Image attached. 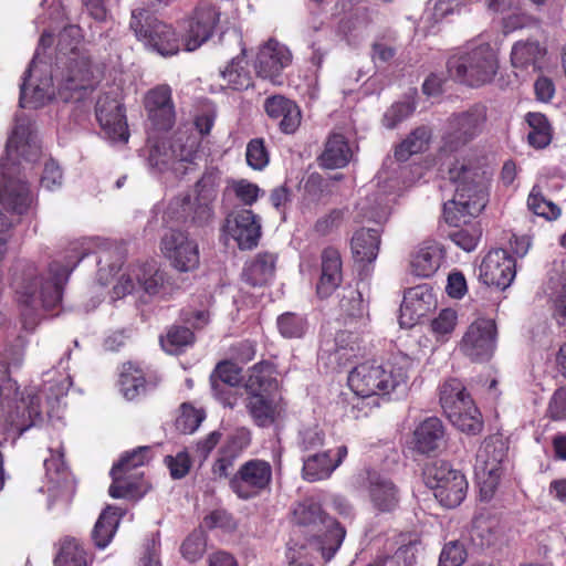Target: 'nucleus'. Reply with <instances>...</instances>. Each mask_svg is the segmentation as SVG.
<instances>
[{
	"label": "nucleus",
	"mask_w": 566,
	"mask_h": 566,
	"mask_svg": "<svg viewBox=\"0 0 566 566\" xmlns=\"http://www.w3.org/2000/svg\"><path fill=\"white\" fill-rule=\"evenodd\" d=\"M264 109L284 134H293L301 124L302 115L298 106L284 96L276 95L266 98Z\"/></svg>",
	"instance_id": "nucleus-31"
},
{
	"label": "nucleus",
	"mask_w": 566,
	"mask_h": 566,
	"mask_svg": "<svg viewBox=\"0 0 566 566\" xmlns=\"http://www.w3.org/2000/svg\"><path fill=\"white\" fill-rule=\"evenodd\" d=\"M507 458V446L500 437H490L478 450L474 474L480 486L481 495L489 499L493 495Z\"/></svg>",
	"instance_id": "nucleus-12"
},
{
	"label": "nucleus",
	"mask_w": 566,
	"mask_h": 566,
	"mask_svg": "<svg viewBox=\"0 0 566 566\" xmlns=\"http://www.w3.org/2000/svg\"><path fill=\"white\" fill-rule=\"evenodd\" d=\"M62 455L60 450H56V457L52 454L50 459L44 461L46 476L54 486L63 485L71 489L70 474L65 468Z\"/></svg>",
	"instance_id": "nucleus-53"
},
{
	"label": "nucleus",
	"mask_w": 566,
	"mask_h": 566,
	"mask_svg": "<svg viewBox=\"0 0 566 566\" xmlns=\"http://www.w3.org/2000/svg\"><path fill=\"white\" fill-rule=\"evenodd\" d=\"M358 350L357 337L352 332L339 331L333 340L322 343L319 357L327 358L329 365L343 367L356 357Z\"/></svg>",
	"instance_id": "nucleus-28"
},
{
	"label": "nucleus",
	"mask_w": 566,
	"mask_h": 566,
	"mask_svg": "<svg viewBox=\"0 0 566 566\" xmlns=\"http://www.w3.org/2000/svg\"><path fill=\"white\" fill-rule=\"evenodd\" d=\"M150 459L149 447H138L125 453L119 461L113 465L111 475L113 483L108 493L114 499H139L146 492L142 472H133L144 465Z\"/></svg>",
	"instance_id": "nucleus-9"
},
{
	"label": "nucleus",
	"mask_w": 566,
	"mask_h": 566,
	"mask_svg": "<svg viewBox=\"0 0 566 566\" xmlns=\"http://www.w3.org/2000/svg\"><path fill=\"white\" fill-rule=\"evenodd\" d=\"M200 138L191 129H178L171 137L154 143L148 155V166L155 172L172 171L185 175L187 164L197 157Z\"/></svg>",
	"instance_id": "nucleus-7"
},
{
	"label": "nucleus",
	"mask_w": 566,
	"mask_h": 566,
	"mask_svg": "<svg viewBox=\"0 0 566 566\" xmlns=\"http://www.w3.org/2000/svg\"><path fill=\"white\" fill-rule=\"evenodd\" d=\"M223 232L232 238L241 250L258 245L262 234L260 217L250 209L234 210L224 220Z\"/></svg>",
	"instance_id": "nucleus-20"
},
{
	"label": "nucleus",
	"mask_w": 566,
	"mask_h": 566,
	"mask_svg": "<svg viewBox=\"0 0 566 566\" xmlns=\"http://www.w3.org/2000/svg\"><path fill=\"white\" fill-rule=\"evenodd\" d=\"M447 69L454 81L479 87L490 83L497 73L499 60L489 43H468L448 60Z\"/></svg>",
	"instance_id": "nucleus-5"
},
{
	"label": "nucleus",
	"mask_w": 566,
	"mask_h": 566,
	"mask_svg": "<svg viewBox=\"0 0 566 566\" xmlns=\"http://www.w3.org/2000/svg\"><path fill=\"white\" fill-rule=\"evenodd\" d=\"M449 178L455 185V193L443 205L446 222L453 227L467 224L485 207L486 169L483 157L473 154L454 158L449 166Z\"/></svg>",
	"instance_id": "nucleus-3"
},
{
	"label": "nucleus",
	"mask_w": 566,
	"mask_h": 566,
	"mask_svg": "<svg viewBox=\"0 0 566 566\" xmlns=\"http://www.w3.org/2000/svg\"><path fill=\"white\" fill-rule=\"evenodd\" d=\"M241 381V369L231 361L219 363L210 375V385L213 396L224 406L233 408L237 397L232 388Z\"/></svg>",
	"instance_id": "nucleus-26"
},
{
	"label": "nucleus",
	"mask_w": 566,
	"mask_h": 566,
	"mask_svg": "<svg viewBox=\"0 0 566 566\" xmlns=\"http://www.w3.org/2000/svg\"><path fill=\"white\" fill-rule=\"evenodd\" d=\"M345 211L343 209H333L319 217L314 224V232L325 237L335 232L344 221Z\"/></svg>",
	"instance_id": "nucleus-58"
},
{
	"label": "nucleus",
	"mask_w": 566,
	"mask_h": 566,
	"mask_svg": "<svg viewBox=\"0 0 566 566\" xmlns=\"http://www.w3.org/2000/svg\"><path fill=\"white\" fill-rule=\"evenodd\" d=\"M277 255L272 252H260L248 261L242 271L244 283L253 287H262L270 284L276 271Z\"/></svg>",
	"instance_id": "nucleus-32"
},
{
	"label": "nucleus",
	"mask_w": 566,
	"mask_h": 566,
	"mask_svg": "<svg viewBox=\"0 0 566 566\" xmlns=\"http://www.w3.org/2000/svg\"><path fill=\"white\" fill-rule=\"evenodd\" d=\"M467 557L465 549L459 542H450L444 545L438 566H461Z\"/></svg>",
	"instance_id": "nucleus-62"
},
{
	"label": "nucleus",
	"mask_w": 566,
	"mask_h": 566,
	"mask_svg": "<svg viewBox=\"0 0 566 566\" xmlns=\"http://www.w3.org/2000/svg\"><path fill=\"white\" fill-rule=\"evenodd\" d=\"M353 157V150L346 137L337 132L328 135L324 150L318 157L319 166L327 169L345 167Z\"/></svg>",
	"instance_id": "nucleus-33"
},
{
	"label": "nucleus",
	"mask_w": 566,
	"mask_h": 566,
	"mask_svg": "<svg viewBox=\"0 0 566 566\" xmlns=\"http://www.w3.org/2000/svg\"><path fill=\"white\" fill-rule=\"evenodd\" d=\"M434 306V296L427 285L409 289L400 306V324L412 326L419 318L426 316Z\"/></svg>",
	"instance_id": "nucleus-27"
},
{
	"label": "nucleus",
	"mask_w": 566,
	"mask_h": 566,
	"mask_svg": "<svg viewBox=\"0 0 566 566\" xmlns=\"http://www.w3.org/2000/svg\"><path fill=\"white\" fill-rule=\"evenodd\" d=\"M457 321V312L452 308H444L436 318L432 319L431 329L437 338H442L453 332Z\"/></svg>",
	"instance_id": "nucleus-60"
},
{
	"label": "nucleus",
	"mask_w": 566,
	"mask_h": 566,
	"mask_svg": "<svg viewBox=\"0 0 566 566\" xmlns=\"http://www.w3.org/2000/svg\"><path fill=\"white\" fill-rule=\"evenodd\" d=\"M245 64L243 56H237L220 72L228 87L240 91L251 86L252 78L245 69Z\"/></svg>",
	"instance_id": "nucleus-46"
},
{
	"label": "nucleus",
	"mask_w": 566,
	"mask_h": 566,
	"mask_svg": "<svg viewBox=\"0 0 566 566\" xmlns=\"http://www.w3.org/2000/svg\"><path fill=\"white\" fill-rule=\"evenodd\" d=\"M247 395L279 394V382L269 363H258L249 369L244 382Z\"/></svg>",
	"instance_id": "nucleus-35"
},
{
	"label": "nucleus",
	"mask_w": 566,
	"mask_h": 566,
	"mask_svg": "<svg viewBox=\"0 0 566 566\" xmlns=\"http://www.w3.org/2000/svg\"><path fill=\"white\" fill-rule=\"evenodd\" d=\"M296 523L301 526L312 527L318 534L312 545L322 557L331 560L340 547L346 532L334 518L325 516L321 505L312 499L298 503L293 511Z\"/></svg>",
	"instance_id": "nucleus-8"
},
{
	"label": "nucleus",
	"mask_w": 566,
	"mask_h": 566,
	"mask_svg": "<svg viewBox=\"0 0 566 566\" xmlns=\"http://www.w3.org/2000/svg\"><path fill=\"white\" fill-rule=\"evenodd\" d=\"M219 186V171L210 168L197 181L193 193L174 198L167 207L170 220L190 221L197 226L208 224L214 216L213 202Z\"/></svg>",
	"instance_id": "nucleus-6"
},
{
	"label": "nucleus",
	"mask_w": 566,
	"mask_h": 566,
	"mask_svg": "<svg viewBox=\"0 0 566 566\" xmlns=\"http://www.w3.org/2000/svg\"><path fill=\"white\" fill-rule=\"evenodd\" d=\"M369 496L375 509L380 512H391L399 502L395 484L379 475L370 478Z\"/></svg>",
	"instance_id": "nucleus-37"
},
{
	"label": "nucleus",
	"mask_w": 566,
	"mask_h": 566,
	"mask_svg": "<svg viewBox=\"0 0 566 566\" xmlns=\"http://www.w3.org/2000/svg\"><path fill=\"white\" fill-rule=\"evenodd\" d=\"M233 191L239 200L247 206H252L259 198L261 189L244 179L233 184Z\"/></svg>",
	"instance_id": "nucleus-64"
},
{
	"label": "nucleus",
	"mask_w": 566,
	"mask_h": 566,
	"mask_svg": "<svg viewBox=\"0 0 566 566\" xmlns=\"http://www.w3.org/2000/svg\"><path fill=\"white\" fill-rule=\"evenodd\" d=\"M52 43V34L44 32L39 42L34 56L24 73L20 86V106L39 107L49 102L54 95L53 77L57 86V95L65 102L80 101L84 93L93 90L96 84L97 70L94 67L87 51L72 49L73 55L57 57L54 75L42 76L48 64L42 60V51Z\"/></svg>",
	"instance_id": "nucleus-1"
},
{
	"label": "nucleus",
	"mask_w": 566,
	"mask_h": 566,
	"mask_svg": "<svg viewBox=\"0 0 566 566\" xmlns=\"http://www.w3.org/2000/svg\"><path fill=\"white\" fill-rule=\"evenodd\" d=\"M220 12L210 3L198 4L181 22L186 51H195L208 41L219 21Z\"/></svg>",
	"instance_id": "nucleus-16"
},
{
	"label": "nucleus",
	"mask_w": 566,
	"mask_h": 566,
	"mask_svg": "<svg viewBox=\"0 0 566 566\" xmlns=\"http://www.w3.org/2000/svg\"><path fill=\"white\" fill-rule=\"evenodd\" d=\"M130 28L138 39L163 56L174 55L180 50L175 30L145 10L133 12Z\"/></svg>",
	"instance_id": "nucleus-13"
},
{
	"label": "nucleus",
	"mask_w": 566,
	"mask_h": 566,
	"mask_svg": "<svg viewBox=\"0 0 566 566\" xmlns=\"http://www.w3.org/2000/svg\"><path fill=\"white\" fill-rule=\"evenodd\" d=\"M448 419L455 428L468 434H478L483 428L481 412L473 401L467 402L465 407L448 416Z\"/></svg>",
	"instance_id": "nucleus-43"
},
{
	"label": "nucleus",
	"mask_w": 566,
	"mask_h": 566,
	"mask_svg": "<svg viewBox=\"0 0 566 566\" xmlns=\"http://www.w3.org/2000/svg\"><path fill=\"white\" fill-rule=\"evenodd\" d=\"M444 439L446 430L442 421L437 417H429L415 428L411 444L417 452L430 454L442 447Z\"/></svg>",
	"instance_id": "nucleus-30"
},
{
	"label": "nucleus",
	"mask_w": 566,
	"mask_h": 566,
	"mask_svg": "<svg viewBox=\"0 0 566 566\" xmlns=\"http://www.w3.org/2000/svg\"><path fill=\"white\" fill-rule=\"evenodd\" d=\"M516 274L515 260L504 249L490 251L479 268V277L488 286L505 290Z\"/></svg>",
	"instance_id": "nucleus-21"
},
{
	"label": "nucleus",
	"mask_w": 566,
	"mask_h": 566,
	"mask_svg": "<svg viewBox=\"0 0 566 566\" xmlns=\"http://www.w3.org/2000/svg\"><path fill=\"white\" fill-rule=\"evenodd\" d=\"M347 447L342 444L336 449L317 452L303 460V478L310 482L328 479L347 457Z\"/></svg>",
	"instance_id": "nucleus-24"
},
{
	"label": "nucleus",
	"mask_w": 566,
	"mask_h": 566,
	"mask_svg": "<svg viewBox=\"0 0 566 566\" xmlns=\"http://www.w3.org/2000/svg\"><path fill=\"white\" fill-rule=\"evenodd\" d=\"M87 249L81 241L72 242L64 255V264L53 261L48 276L29 274L17 290L21 306V322L25 331H33L41 319L39 307L51 310L62 300V291L71 272L87 255Z\"/></svg>",
	"instance_id": "nucleus-2"
},
{
	"label": "nucleus",
	"mask_w": 566,
	"mask_h": 566,
	"mask_svg": "<svg viewBox=\"0 0 566 566\" xmlns=\"http://www.w3.org/2000/svg\"><path fill=\"white\" fill-rule=\"evenodd\" d=\"M451 241L467 252L476 248L481 231L475 227L457 229L449 234Z\"/></svg>",
	"instance_id": "nucleus-61"
},
{
	"label": "nucleus",
	"mask_w": 566,
	"mask_h": 566,
	"mask_svg": "<svg viewBox=\"0 0 566 566\" xmlns=\"http://www.w3.org/2000/svg\"><path fill=\"white\" fill-rule=\"evenodd\" d=\"M272 474L270 462L252 459L244 462L230 478L229 485L239 499L250 500L270 489Z\"/></svg>",
	"instance_id": "nucleus-14"
},
{
	"label": "nucleus",
	"mask_w": 566,
	"mask_h": 566,
	"mask_svg": "<svg viewBox=\"0 0 566 566\" xmlns=\"http://www.w3.org/2000/svg\"><path fill=\"white\" fill-rule=\"evenodd\" d=\"M205 419V413L201 410H197L193 407L184 403L181 406V412L176 419V427L184 433H192L200 426Z\"/></svg>",
	"instance_id": "nucleus-57"
},
{
	"label": "nucleus",
	"mask_w": 566,
	"mask_h": 566,
	"mask_svg": "<svg viewBox=\"0 0 566 566\" xmlns=\"http://www.w3.org/2000/svg\"><path fill=\"white\" fill-rule=\"evenodd\" d=\"M412 359L407 355H397L385 365L365 361L356 366L348 375V385L357 397L374 398L388 395L399 388H406L408 371Z\"/></svg>",
	"instance_id": "nucleus-4"
},
{
	"label": "nucleus",
	"mask_w": 566,
	"mask_h": 566,
	"mask_svg": "<svg viewBox=\"0 0 566 566\" xmlns=\"http://www.w3.org/2000/svg\"><path fill=\"white\" fill-rule=\"evenodd\" d=\"M426 484L441 505L452 509L462 503L468 492L464 474L446 461H436L424 470Z\"/></svg>",
	"instance_id": "nucleus-11"
},
{
	"label": "nucleus",
	"mask_w": 566,
	"mask_h": 566,
	"mask_svg": "<svg viewBox=\"0 0 566 566\" xmlns=\"http://www.w3.org/2000/svg\"><path fill=\"white\" fill-rule=\"evenodd\" d=\"M145 108L154 129H170L176 119L170 86L163 84L150 90L145 97Z\"/></svg>",
	"instance_id": "nucleus-22"
},
{
	"label": "nucleus",
	"mask_w": 566,
	"mask_h": 566,
	"mask_svg": "<svg viewBox=\"0 0 566 566\" xmlns=\"http://www.w3.org/2000/svg\"><path fill=\"white\" fill-rule=\"evenodd\" d=\"M54 566H87L86 552L75 538L66 537L61 542Z\"/></svg>",
	"instance_id": "nucleus-47"
},
{
	"label": "nucleus",
	"mask_w": 566,
	"mask_h": 566,
	"mask_svg": "<svg viewBox=\"0 0 566 566\" xmlns=\"http://www.w3.org/2000/svg\"><path fill=\"white\" fill-rule=\"evenodd\" d=\"M486 118V107L480 104L449 116L442 135L441 153L453 154L462 150L482 134Z\"/></svg>",
	"instance_id": "nucleus-10"
},
{
	"label": "nucleus",
	"mask_w": 566,
	"mask_h": 566,
	"mask_svg": "<svg viewBox=\"0 0 566 566\" xmlns=\"http://www.w3.org/2000/svg\"><path fill=\"white\" fill-rule=\"evenodd\" d=\"M416 109L411 101L395 103L384 114L382 123L387 128H395L400 122L408 118Z\"/></svg>",
	"instance_id": "nucleus-59"
},
{
	"label": "nucleus",
	"mask_w": 566,
	"mask_h": 566,
	"mask_svg": "<svg viewBox=\"0 0 566 566\" xmlns=\"http://www.w3.org/2000/svg\"><path fill=\"white\" fill-rule=\"evenodd\" d=\"M525 120L530 128L527 134L530 145L537 149L547 147L553 138V128L547 117L542 113L530 112Z\"/></svg>",
	"instance_id": "nucleus-41"
},
{
	"label": "nucleus",
	"mask_w": 566,
	"mask_h": 566,
	"mask_svg": "<svg viewBox=\"0 0 566 566\" xmlns=\"http://www.w3.org/2000/svg\"><path fill=\"white\" fill-rule=\"evenodd\" d=\"M496 343V326L491 318H478L464 333L460 350L474 361H484L492 357Z\"/></svg>",
	"instance_id": "nucleus-15"
},
{
	"label": "nucleus",
	"mask_w": 566,
	"mask_h": 566,
	"mask_svg": "<svg viewBox=\"0 0 566 566\" xmlns=\"http://www.w3.org/2000/svg\"><path fill=\"white\" fill-rule=\"evenodd\" d=\"M439 399L447 417L465 407L467 402L473 401L462 381L455 378L447 379L440 386Z\"/></svg>",
	"instance_id": "nucleus-38"
},
{
	"label": "nucleus",
	"mask_w": 566,
	"mask_h": 566,
	"mask_svg": "<svg viewBox=\"0 0 566 566\" xmlns=\"http://www.w3.org/2000/svg\"><path fill=\"white\" fill-rule=\"evenodd\" d=\"M82 40L83 34L78 25L65 27L59 34L57 57H63L65 60L67 56L73 55V48L76 51H86L85 48L82 45Z\"/></svg>",
	"instance_id": "nucleus-50"
},
{
	"label": "nucleus",
	"mask_w": 566,
	"mask_h": 566,
	"mask_svg": "<svg viewBox=\"0 0 566 566\" xmlns=\"http://www.w3.org/2000/svg\"><path fill=\"white\" fill-rule=\"evenodd\" d=\"M431 138L428 127L421 126L412 130L395 150L398 161H406L411 155L419 154L427 149Z\"/></svg>",
	"instance_id": "nucleus-45"
},
{
	"label": "nucleus",
	"mask_w": 566,
	"mask_h": 566,
	"mask_svg": "<svg viewBox=\"0 0 566 566\" xmlns=\"http://www.w3.org/2000/svg\"><path fill=\"white\" fill-rule=\"evenodd\" d=\"M248 413L259 427H270L283 412L279 394L248 395L245 401Z\"/></svg>",
	"instance_id": "nucleus-29"
},
{
	"label": "nucleus",
	"mask_w": 566,
	"mask_h": 566,
	"mask_svg": "<svg viewBox=\"0 0 566 566\" xmlns=\"http://www.w3.org/2000/svg\"><path fill=\"white\" fill-rule=\"evenodd\" d=\"M528 209L535 214L547 220L556 219L560 214V209L551 200L546 199L539 186H534L528 199Z\"/></svg>",
	"instance_id": "nucleus-51"
},
{
	"label": "nucleus",
	"mask_w": 566,
	"mask_h": 566,
	"mask_svg": "<svg viewBox=\"0 0 566 566\" xmlns=\"http://www.w3.org/2000/svg\"><path fill=\"white\" fill-rule=\"evenodd\" d=\"M397 53L396 39L392 35L379 36L371 45V60L376 65L394 60Z\"/></svg>",
	"instance_id": "nucleus-55"
},
{
	"label": "nucleus",
	"mask_w": 566,
	"mask_h": 566,
	"mask_svg": "<svg viewBox=\"0 0 566 566\" xmlns=\"http://www.w3.org/2000/svg\"><path fill=\"white\" fill-rule=\"evenodd\" d=\"M442 259L443 253L439 244L424 242L412 255L411 271L419 277H429L440 268Z\"/></svg>",
	"instance_id": "nucleus-34"
},
{
	"label": "nucleus",
	"mask_w": 566,
	"mask_h": 566,
	"mask_svg": "<svg viewBox=\"0 0 566 566\" xmlns=\"http://www.w3.org/2000/svg\"><path fill=\"white\" fill-rule=\"evenodd\" d=\"M193 340V333L184 326H172L165 336L160 337L161 347L168 354H179L186 347L192 345Z\"/></svg>",
	"instance_id": "nucleus-49"
},
{
	"label": "nucleus",
	"mask_w": 566,
	"mask_h": 566,
	"mask_svg": "<svg viewBox=\"0 0 566 566\" xmlns=\"http://www.w3.org/2000/svg\"><path fill=\"white\" fill-rule=\"evenodd\" d=\"M291 61L290 50L277 41L271 40L260 48L254 69L260 77L275 82L282 70L291 64Z\"/></svg>",
	"instance_id": "nucleus-23"
},
{
	"label": "nucleus",
	"mask_w": 566,
	"mask_h": 566,
	"mask_svg": "<svg viewBox=\"0 0 566 566\" xmlns=\"http://www.w3.org/2000/svg\"><path fill=\"white\" fill-rule=\"evenodd\" d=\"M120 514L115 506H107L98 516L92 531V538L96 547L105 548L112 541L118 524Z\"/></svg>",
	"instance_id": "nucleus-40"
},
{
	"label": "nucleus",
	"mask_w": 566,
	"mask_h": 566,
	"mask_svg": "<svg viewBox=\"0 0 566 566\" xmlns=\"http://www.w3.org/2000/svg\"><path fill=\"white\" fill-rule=\"evenodd\" d=\"M338 306L339 317L344 323L361 319L367 315V305L363 300L361 293L352 286H346L342 290Z\"/></svg>",
	"instance_id": "nucleus-42"
},
{
	"label": "nucleus",
	"mask_w": 566,
	"mask_h": 566,
	"mask_svg": "<svg viewBox=\"0 0 566 566\" xmlns=\"http://www.w3.org/2000/svg\"><path fill=\"white\" fill-rule=\"evenodd\" d=\"M564 262L555 261L549 272L548 286L554 304V317L559 325H566V274L563 273Z\"/></svg>",
	"instance_id": "nucleus-36"
},
{
	"label": "nucleus",
	"mask_w": 566,
	"mask_h": 566,
	"mask_svg": "<svg viewBox=\"0 0 566 566\" xmlns=\"http://www.w3.org/2000/svg\"><path fill=\"white\" fill-rule=\"evenodd\" d=\"M276 326L282 337L292 339L302 338L306 334L310 324L304 315L286 312L277 317Z\"/></svg>",
	"instance_id": "nucleus-48"
},
{
	"label": "nucleus",
	"mask_w": 566,
	"mask_h": 566,
	"mask_svg": "<svg viewBox=\"0 0 566 566\" xmlns=\"http://www.w3.org/2000/svg\"><path fill=\"white\" fill-rule=\"evenodd\" d=\"M165 273L157 268L156 262L139 264L123 274L113 289L114 296L120 298L135 291H144L155 295L163 287Z\"/></svg>",
	"instance_id": "nucleus-17"
},
{
	"label": "nucleus",
	"mask_w": 566,
	"mask_h": 566,
	"mask_svg": "<svg viewBox=\"0 0 566 566\" xmlns=\"http://www.w3.org/2000/svg\"><path fill=\"white\" fill-rule=\"evenodd\" d=\"M119 387L127 400H133L146 391L143 371L132 363L123 365L119 376Z\"/></svg>",
	"instance_id": "nucleus-44"
},
{
	"label": "nucleus",
	"mask_w": 566,
	"mask_h": 566,
	"mask_svg": "<svg viewBox=\"0 0 566 566\" xmlns=\"http://www.w3.org/2000/svg\"><path fill=\"white\" fill-rule=\"evenodd\" d=\"M207 549V536L202 530L193 531L181 544L180 552L189 563L199 560Z\"/></svg>",
	"instance_id": "nucleus-52"
},
{
	"label": "nucleus",
	"mask_w": 566,
	"mask_h": 566,
	"mask_svg": "<svg viewBox=\"0 0 566 566\" xmlns=\"http://www.w3.org/2000/svg\"><path fill=\"white\" fill-rule=\"evenodd\" d=\"M245 158L248 165L254 170H262L269 164V153L263 139H251L247 145Z\"/></svg>",
	"instance_id": "nucleus-56"
},
{
	"label": "nucleus",
	"mask_w": 566,
	"mask_h": 566,
	"mask_svg": "<svg viewBox=\"0 0 566 566\" xmlns=\"http://www.w3.org/2000/svg\"><path fill=\"white\" fill-rule=\"evenodd\" d=\"M325 433L318 426H312L300 432V446L304 451L316 450L324 444Z\"/></svg>",
	"instance_id": "nucleus-63"
},
{
	"label": "nucleus",
	"mask_w": 566,
	"mask_h": 566,
	"mask_svg": "<svg viewBox=\"0 0 566 566\" xmlns=\"http://www.w3.org/2000/svg\"><path fill=\"white\" fill-rule=\"evenodd\" d=\"M380 234L377 229H360L352 239V250L357 261L373 262L379 251Z\"/></svg>",
	"instance_id": "nucleus-39"
},
{
	"label": "nucleus",
	"mask_w": 566,
	"mask_h": 566,
	"mask_svg": "<svg viewBox=\"0 0 566 566\" xmlns=\"http://www.w3.org/2000/svg\"><path fill=\"white\" fill-rule=\"evenodd\" d=\"M161 252L171 264L181 272H188L199 265L198 244L178 230H168L160 243Z\"/></svg>",
	"instance_id": "nucleus-19"
},
{
	"label": "nucleus",
	"mask_w": 566,
	"mask_h": 566,
	"mask_svg": "<svg viewBox=\"0 0 566 566\" xmlns=\"http://www.w3.org/2000/svg\"><path fill=\"white\" fill-rule=\"evenodd\" d=\"M547 50L536 40L517 41L511 50V64L517 75L541 71L546 61Z\"/></svg>",
	"instance_id": "nucleus-25"
},
{
	"label": "nucleus",
	"mask_w": 566,
	"mask_h": 566,
	"mask_svg": "<svg viewBox=\"0 0 566 566\" xmlns=\"http://www.w3.org/2000/svg\"><path fill=\"white\" fill-rule=\"evenodd\" d=\"M357 209L365 219L373 220L376 223L384 222L389 214L388 201L382 197L373 201L366 198L357 203Z\"/></svg>",
	"instance_id": "nucleus-54"
},
{
	"label": "nucleus",
	"mask_w": 566,
	"mask_h": 566,
	"mask_svg": "<svg viewBox=\"0 0 566 566\" xmlns=\"http://www.w3.org/2000/svg\"><path fill=\"white\" fill-rule=\"evenodd\" d=\"M96 118L105 136L114 143L126 144L129 132L123 111V105L117 95L105 93L101 95L95 107Z\"/></svg>",
	"instance_id": "nucleus-18"
}]
</instances>
